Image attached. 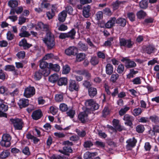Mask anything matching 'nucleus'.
I'll return each mask as SVG.
<instances>
[{
	"label": "nucleus",
	"mask_w": 159,
	"mask_h": 159,
	"mask_svg": "<svg viewBox=\"0 0 159 159\" xmlns=\"http://www.w3.org/2000/svg\"><path fill=\"white\" fill-rule=\"evenodd\" d=\"M151 121L156 123H159V118L156 116H153L150 117Z\"/></svg>",
	"instance_id": "nucleus-53"
},
{
	"label": "nucleus",
	"mask_w": 159,
	"mask_h": 159,
	"mask_svg": "<svg viewBox=\"0 0 159 159\" xmlns=\"http://www.w3.org/2000/svg\"><path fill=\"white\" fill-rule=\"evenodd\" d=\"M94 145L97 147L104 148L105 147V143L102 141H97L94 143Z\"/></svg>",
	"instance_id": "nucleus-44"
},
{
	"label": "nucleus",
	"mask_w": 159,
	"mask_h": 159,
	"mask_svg": "<svg viewBox=\"0 0 159 159\" xmlns=\"http://www.w3.org/2000/svg\"><path fill=\"white\" fill-rule=\"evenodd\" d=\"M23 9L22 7H18L17 8H16L15 9H11L10 13L11 14L12 13L13 14H15V12H16V13L18 14H20L22 11H23Z\"/></svg>",
	"instance_id": "nucleus-32"
},
{
	"label": "nucleus",
	"mask_w": 159,
	"mask_h": 159,
	"mask_svg": "<svg viewBox=\"0 0 159 159\" xmlns=\"http://www.w3.org/2000/svg\"><path fill=\"white\" fill-rule=\"evenodd\" d=\"M104 14L108 16H110L112 14V12L110 9L108 8H106L103 10Z\"/></svg>",
	"instance_id": "nucleus-63"
},
{
	"label": "nucleus",
	"mask_w": 159,
	"mask_h": 159,
	"mask_svg": "<svg viewBox=\"0 0 159 159\" xmlns=\"http://www.w3.org/2000/svg\"><path fill=\"white\" fill-rule=\"evenodd\" d=\"M18 104L20 108L27 106L29 104V101L28 99L22 98L19 100Z\"/></svg>",
	"instance_id": "nucleus-15"
},
{
	"label": "nucleus",
	"mask_w": 159,
	"mask_h": 159,
	"mask_svg": "<svg viewBox=\"0 0 159 159\" xmlns=\"http://www.w3.org/2000/svg\"><path fill=\"white\" fill-rule=\"evenodd\" d=\"M81 74L84 75L86 78L88 80H90L91 77V74L87 70H82L81 72Z\"/></svg>",
	"instance_id": "nucleus-33"
},
{
	"label": "nucleus",
	"mask_w": 159,
	"mask_h": 159,
	"mask_svg": "<svg viewBox=\"0 0 159 159\" xmlns=\"http://www.w3.org/2000/svg\"><path fill=\"white\" fill-rule=\"evenodd\" d=\"M119 77V75L115 73L114 74H112L110 77V80L113 83H115Z\"/></svg>",
	"instance_id": "nucleus-36"
},
{
	"label": "nucleus",
	"mask_w": 159,
	"mask_h": 159,
	"mask_svg": "<svg viewBox=\"0 0 159 159\" xmlns=\"http://www.w3.org/2000/svg\"><path fill=\"white\" fill-rule=\"evenodd\" d=\"M48 68L55 71H59L60 70V66L57 64H53L50 63L48 65Z\"/></svg>",
	"instance_id": "nucleus-27"
},
{
	"label": "nucleus",
	"mask_w": 159,
	"mask_h": 159,
	"mask_svg": "<svg viewBox=\"0 0 159 159\" xmlns=\"http://www.w3.org/2000/svg\"><path fill=\"white\" fill-rule=\"evenodd\" d=\"M93 145V144L90 141H87L84 142V146L85 148H90Z\"/></svg>",
	"instance_id": "nucleus-58"
},
{
	"label": "nucleus",
	"mask_w": 159,
	"mask_h": 159,
	"mask_svg": "<svg viewBox=\"0 0 159 159\" xmlns=\"http://www.w3.org/2000/svg\"><path fill=\"white\" fill-rule=\"evenodd\" d=\"M146 15V13L143 10H140L137 13V16L139 19L144 18Z\"/></svg>",
	"instance_id": "nucleus-41"
},
{
	"label": "nucleus",
	"mask_w": 159,
	"mask_h": 159,
	"mask_svg": "<svg viewBox=\"0 0 159 159\" xmlns=\"http://www.w3.org/2000/svg\"><path fill=\"white\" fill-rule=\"evenodd\" d=\"M70 70V66L68 65H66L63 67L62 73L63 74H66L69 73Z\"/></svg>",
	"instance_id": "nucleus-39"
},
{
	"label": "nucleus",
	"mask_w": 159,
	"mask_h": 159,
	"mask_svg": "<svg viewBox=\"0 0 159 159\" xmlns=\"http://www.w3.org/2000/svg\"><path fill=\"white\" fill-rule=\"evenodd\" d=\"M50 113L53 115L56 114L58 111V109L56 107H51L50 108Z\"/></svg>",
	"instance_id": "nucleus-61"
},
{
	"label": "nucleus",
	"mask_w": 159,
	"mask_h": 159,
	"mask_svg": "<svg viewBox=\"0 0 159 159\" xmlns=\"http://www.w3.org/2000/svg\"><path fill=\"white\" fill-rule=\"evenodd\" d=\"M80 87L79 84L75 80H70L69 82L68 89L71 91H74L78 92L79 90Z\"/></svg>",
	"instance_id": "nucleus-5"
},
{
	"label": "nucleus",
	"mask_w": 159,
	"mask_h": 159,
	"mask_svg": "<svg viewBox=\"0 0 159 159\" xmlns=\"http://www.w3.org/2000/svg\"><path fill=\"white\" fill-rule=\"evenodd\" d=\"M67 83V78H61L59 79L57 81V84L59 86H62L63 85H66Z\"/></svg>",
	"instance_id": "nucleus-29"
},
{
	"label": "nucleus",
	"mask_w": 159,
	"mask_h": 159,
	"mask_svg": "<svg viewBox=\"0 0 159 159\" xmlns=\"http://www.w3.org/2000/svg\"><path fill=\"white\" fill-rule=\"evenodd\" d=\"M15 67L14 66L12 65H7L5 66V70L8 71H12L15 70Z\"/></svg>",
	"instance_id": "nucleus-60"
},
{
	"label": "nucleus",
	"mask_w": 159,
	"mask_h": 159,
	"mask_svg": "<svg viewBox=\"0 0 159 159\" xmlns=\"http://www.w3.org/2000/svg\"><path fill=\"white\" fill-rule=\"evenodd\" d=\"M137 142V140L134 138L130 139L126 141L127 144L126 145V148L128 150H130L134 147Z\"/></svg>",
	"instance_id": "nucleus-11"
},
{
	"label": "nucleus",
	"mask_w": 159,
	"mask_h": 159,
	"mask_svg": "<svg viewBox=\"0 0 159 159\" xmlns=\"http://www.w3.org/2000/svg\"><path fill=\"white\" fill-rule=\"evenodd\" d=\"M136 131L139 133H142L144 130V128L142 125H139L136 128Z\"/></svg>",
	"instance_id": "nucleus-48"
},
{
	"label": "nucleus",
	"mask_w": 159,
	"mask_h": 159,
	"mask_svg": "<svg viewBox=\"0 0 159 159\" xmlns=\"http://www.w3.org/2000/svg\"><path fill=\"white\" fill-rule=\"evenodd\" d=\"M55 100L58 102H61L63 100V95L62 94H57L55 97Z\"/></svg>",
	"instance_id": "nucleus-45"
},
{
	"label": "nucleus",
	"mask_w": 159,
	"mask_h": 159,
	"mask_svg": "<svg viewBox=\"0 0 159 159\" xmlns=\"http://www.w3.org/2000/svg\"><path fill=\"white\" fill-rule=\"evenodd\" d=\"M121 61L125 62V66L127 68H130L135 67L136 66V64L133 61L130 60L126 58H123Z\"/></svg>",
	"instance_id": "nucleus-9"
},
{
	"label": "nucleus",
	"mask_w": 159,
	"mask_h": 159,
	"mask_svg": "<svg viewBox=\"0 0 159 159\" xmlns=\"http://www.w3.org/2000/svg\"><path fill=\"white\" fill-rule=\"evenodd\" d=\"M78 48L80 51H86L88 49L87 46L81 42H80L78 43Z\"/></svg>",
	"instance_id": "nucleus-28"
},
{
	"label": "nucleus",
	"mask_w": 159,
	"mask_h": 159,
	"mask_svg": "<svg viewBox=\"0 0 159 159\" xmlns=\"http://www.w3.org/2000/svg\"><path fill=\"white\" fill-rule=\"evenodd\" d=\"M90 6L88 5L84 7L83 10V15L85 17L87 18L90 16Z\"/></svg>",
	"instance_id": "nucleus-17"
},
{
	"label": "nucleus",
	"mask_w": 159,
	"mask_h": 159,
	"mask_svg": "<svg viewBox=\"0 0 159 159\" xmlns=\"http://www.w3.org/2000/svg\"><path fill=\"white\" fill-rule=\"evenodd\" d=\"M143 49L145 52L149 54L154 52L156 50L155 48L152 45H149L147 46L144 47Z\"/></svg>",
	"instance_id": "nucleus-18"
},
{
	"label": "nucleus",
	"mask_w": 159,
	"mask_h": 159,
	"mask_svg": "<svg viewBox=\"0 0 159 159\" xmlns=\"http://www.w3.org/2000/svg\"><path fill=\"white\" fill-rule=\"evenodd\" d=\"M48 48L51 49L55 46L54 35L51 32L47 33L46 37L43 39Z\"/></svg>",
	"instance_id": "nucleus-1"
},
{
	"label": "nucleus",
	"mask_w": 159,
	"mask_h": 159,
	"mask_svg": "<svg viewBox=\"0 0 159 159\" xmlns=\"http://www.w3.org/2000/svg\"><path fill=\"white\" fill-rule=\"evenodd\" d=\"M43 74L39 71L36 72L34 74V79L36 80H39L41 78Z\"/></svg>",
	"instance_id": "nucleus-43"
},
{
	"label": "nucleus",
	"mask_w": 159,
	"mask_h": 159,
	"mask_svg": "<svg viewBox=\"0 0 159 159\" xmlns=\"http://www.w3.org/2000/svg\"><path fill=\"white\" fill-rule=\"evenodd\" d=\"M35 26V28L36 30H42L47 33L51 32V27L48 24H44L42 22H39Z\"/></svg>",
	"instance_id": "nucleus-4"
},
{
	"label": "nucleus",
	"mask_w": 159,
	"mask_h": 159,
	"mask_svg": "<svg viewBox=\"0 0 159 159\" xmlns=\"http://www.w3.org/2000/svg\"><path fill=\"white\" fill-rule=\"evenodd\" d=\"M123 120L125 121V124L128 126H131L132 125V122L134 121L133 117L129 116V115H125L123 118Z\"/></svg>",
	"instance_id": "nucleus-12"
},
{
	"label": "nucleus",
	"mask_w": 159,
	"mask_h": 159,
	"mask_svg": "<svg viewBox=\"0 0 159 159\" xmlns=\"http://www.w3.org/2000/svg\"><path fill=\"white\" fill-rule=\"evenodd\" d=\"M88 94L91 98H93L97 94V89L93 87H91L88 89Z\"/></svg>",
	"instance_id": "nucleus-20"
},
{
	"label": "nucleus",
	"mask_w": 159,
	"mask_h": 159,
	"mask_svg": "<svg viewBox=\"0 0 159 159\" xmlns=\"http://www.w3.org/2000/svg\"><path fill=\"white\" fill-rule=\"evenodd\" d=\"M77 48L74 46L69 47L65 50L66 54L68 56L74 55L76 53Z\"/></svg>",
	"instance_id": "nucleus-13"
},
{
	"label": "nucleus",
	"mask_w": 159,
	"mask_h": 159,
	"mask_svg": "<svg viewBox=\"0 0 159 159\" xmlns=\"http://www.w3.org/2000/svg\"><path fill=\"white\" fill-rule=\"evenodd\" d=\"M42 116V111L40 110H38L34 111L32 114V117L33 119L35 120L39 119Z\"/></svg>",
	"instance_id": "nucleus-14"
},
{
	"label": "nucleus",
	"mask_w": 159,
	"mask_h": 159,
	"mask_svg": "<svg viewBox=\"0 0 159 159\" xmlns=\"http://www.w3.org/2000/svg\"><path fill=\"white\" fill-rule=\"evenodd\" d=\"M96 19L98 20H99L103 18V12L101 11H99L96 13Z\"/></svg>",
	"instance_id": "nucleus-56"
},
{
	"label": "nucleus",
	"mask_w": 159,
	"mask_h": 159,
	"mask_svg": "<svg viewBox=\"0 0 159 159\" xmlns=\"http://www.w3.org/2000/svg\"><path fill=\"white\" fill-rule=\"evenodd\" d=\"M43 60L42 59V60L39 61V66L41 69H43L42 72L44 76H47L50 74L49 69L47 68L48 66V63Z\"/></svg>",
	"instance_id": "nucleus-7"
},
{
	"label": "nucleus",
	"mask_w": 159,
	"mask_h": 159,
	"mask_svg": "<svg viewBox=\"0 0 159 159\" xmlns=\"http://www.w3.org/2000/svg\"><path fill=\"white\" fill-rule=\"evenodd\" d=\"M54 56L53 54L52 53H48L46 54L44 57L43 58L42 60H45L54 58Z\"/></svg>",
	"instance_id": "nucleus-52"
},
{
	"label": "nucleus",
	"mask_w": 159,
	"mask_h": 159,
	"mask_svg": "<svg viewBox=\"0 0 159 159\" xmlns=\"http://www.w3.org/2000/svg\"><path fill=\"white\" fill-rule=\"evenodd\" d=\"M124 70V65L122 64H120L117 68V71L120 74H122Z\"/></svg>",
	"instance_id": "nucleus-46"
},
{
	"label": "nucleus",
	"mask_w": 159,
	"mask_h": 159,
	"mask_svg": "<svg viewBox=\"0 0 159 159\" xmlns=\"http://www.w3.org/2000/svg\"><path fill=\"white\" fill-rule=\"evenodd\" d=\"M35 94V89L34 87L29 86L25 90L24 95L27 98L33 96Z\"/></svg>",
	"instance_id": "nucleus-8"
},
{
	"label": "nucleus",
	"mask_w": 159,
	"mask_h": 159,
	"mask_svg": "<svg viewBox=\"0 0 159 159\" xmlns=\"http://www.w3.org/2000/svg\"><path fill=\"white\" fill-rule=\"evenodd\" d=\"M14 35L10 31H8L7 34V39L8 40H12L14 39Z\"/></svg>",
	"instance_id": "nucleus-62"
},
{
	"label": "nucleus",
	"mask_w": 159,
	"mask_h": 159,
	"mask_svg": "<svg viewBox=\"0 0 159 159\" xmlns=\"http://www.w3.org/2000/svg\"><path fill=\"white\" fill-rule=\"evenodd\" d=\"M65 11L67 12L68 14L70 15H73V8L70 6H67L65 7Z\"/></svg>",
	"instance_id": "nucleus-47"
},
{
	"label": "nucleus",
	"mask_w": 159,
	"mask_h": 159,
	"mask_svg": "<svg viewBox=\"0 0 159 159\" xmlns=\"http://www.w3.org/2000/svg\"><path fill=\"white\" fill-rule=\"evenodd\" d=\"M141 109L140 108H136L133 111V114L134 116H137L140 114L142 112Z\"/></svg>",
	"instance_id": "nucleus-49"
},
{
	"label": "nucleus",
	"mask_w": 159,
	"mask_h": 159,
	"mask_svg": "<svg viewBox=\"0 0 159 159\" xmlns=\"http://www.w3.org/2000/svg\"><path fill=\"white\" fill-rule=\"evenodd\" d=\"M88 111L89 110L86 109L85 111L81 112L79 115V119L82 123H85L87 120Z\"/></svg>",
	"instance_id": "nucleus-10"
},
{
	"label": "nucleus",
	"mask_w": 159,
	"mask_h": 159,
	"mask_svg": "<svg viewBox=\"0 0 159 159\" xmlns=\"http://www.w3.org/2000/svg\"><path fill=\"white\" fill-rule=\"evenodd\" d=\"M129 109V107L127 106H125L124 108L121 109L119 111L120 115V116L123 115Z\"/></svg>",
	"instance_id": "nucleus-37"
},
{
	"label": "nucleus",
	"mask_w": 159,
	"mask_h": 159,
	"mask_svg": "<svg viewBox=\"0 0 159 159\" xmlns=\"http://www.w3.org/2000/svg\"><path fill=\"white\" fill-rule=\"evenodd\" d=\"M67 33L68 38H70L72 39L75 38L76 31L74 29H72L70 31Z\"/></svg>",
	"instance_id": "nucleus-35"
},
{
	"label": "nucleus",
	"mask_w": 159,
	"mask_h": 159,
	"mask_svg": "<svg viewBox=\"0 0 159 159\" xmlns=\"http://www.w3.org/2000/svg\"><path fill=\"white\" fill-rule=\"evenodd\" d=\"M116 20L115 17H111L105 24V26L107 28H111L115 25Z\"/></svg>",
	"instance_id": "nucleus-16"
},
{
	"label": "nucleus",
	"mask_w": 159,
	"mask_h": 159,
	"mask_svg": "<svg viewBox=\"0 0 159 159\" xmlns=\"http://www.w3.org/2000/svg\"><path fill=\"white\" fill-rule=\"evenodd\" d=\"M97 154L96 152H86L84 153V159H93L92 157L96 156Z\"/></svg>",
	"instance_id": "nucleus-24"
},
{
	"label": "nucleus",
	"mask_w": 159,
	"mask_h": 159,
	"mask_svg": "<svg viewBox=\"0 0 159 159\" xmlns=\"http://www.w3.org/2000/svg\"><path fill=\"white\" fill-rule=\"evenodd\" d=\"M116 22L117 24L122 27H124L126 24V20L122 18H120L116 20Z\"/></svg>",
	"instance_id": "nucleus-25"
},
{
	"label": "nucleus",
	"mask_w": 159,
	"mask_h": 159,
	"mask_svg": "<svg viewBox=\"0 0 159 159\" xmlns=\"http://www.w3.org/2000/svg\"><path fill=\"white\" fill-rule=\"evenodd\" d=\"M85 57V54L80 53L76 55V60L78 61H81L83 60Z\"/></svg>",
	"instance_id": "nucleus-34"
},
{
	"label": "nucleus",
	"mask_w": 159,
	"mask_h": 159,
	"mask_svg": "<svg viewBox=\"0 0 159 159\" xmlns=\"http://www.w3.org/2000/svg\"><path fill=\"white\" fill-rule=\"evenodd\" d=\"M90 62L92 65H95L98 64L99 60L97 57H92Z\"/></svg>",
	"instance_id": "nucleus-42"
},
{
	"label": "nucleus",
	"mask_w": 159,
	"mask_h": 159,
	"mask_svg": "<svg viewBox=\"0 0 159 159\" xmlns=\"http://www.w3.org/2000/svg\"><path fill=\"white\" fill-rule=\"evenodd\" d=\"M125 2L120 1L118 0L116 1L115 2H113L112 3V6L113 10H115L118 8L119 6L121 4H124Z\"/></svg>",
	"instance_id": "nucleus-23"
},
{
	"label": "nucleus",
	"mask_w": 159,
	"mask_h": 159,
	"mask_svg": "<svg viewBox=\"0 0 159 159\" xmlns=\"http://www.w3.org/2000/svg\"><path fill=\"white\" fill-rule=\"evenodd\" d=\"M11 139V137L8 134H3L2 140L0 141L1 145L3 147H8L11 145L10 141Z\"/></svg>",
	"instance_id": "nucleus-2"
},
{
	"label": "nucleus",
	"mask_w": 159,
	"mask_h": 159,
	"mask_svg": "<svg viewBox=\"0 0 159 159\" xmlns=\"http://www.w3.org/2000/svg\"><path fill=\"white\" fill-rule=\"evenodd\" d=\"M113 71V68L112 65L108 63L106 66V73L108 75H111Z\"/></svg>",
	"instance_id": "nucleus-22"
},
{
	"label": "nucleus",
	"mask_w": 159,
	"mask_h": 159,
	"mask_svg": "<svg viewBox=\"0 0 159 159\" xmlns=\"http://www.w3.org/2000/svg\"><path fill=\"white\" fill-rule=\"evenodd\" d=\"M140 7L143 9H146L148 7V2L146 0H142L139 3Z\"/></svg>",
	"instance_id": "nucleus-38"
},
{
	"label": "nucleus",
	"mask_w": 159,
	"mask_h": 159,
	"mask_svg": "<svg viewBox=\"0 0 159 159\" xmlns=\"http://www.w3.org/2000/svg\"><path fill=\"white\" fill-rule=\"evenodd\" d=\"M58 76L56 74L52 75L49 78V80L52 83H55L58 80Z\"/></svg>",
	"instance_id": "nucleus-30"
},
{
	"label": "nucleus",
	"mask_w": 159,
	"mask_h": 159,
	"mask_svg": "<svg viewBox=\"0 0 159 159\" xmlns=\"http://www.w3.org/2000/svg\"><path fill=\"white\" fill-rule=\"evenodd\" d=\"M133 44L134 43L132 42L130 39H127L126 43L125 44V47L127 48H131L133 47Z\"/></svg>",
	"instance_id": "nucleus-50"
},
{
	"label": "nucleus",
	"mask_w": 159,
	"mask_h": 159,
	"mask_svg": "<svg viewBox=\"0 0 159 159\" xmlns=\"http://www.w3.org/2000/svg\"><path fill=\"white\" fill-rule=\"evenodd\" d=\"M85 104L86 107H89L92 111L98 109L99 107V105L95 103L93 99L86 100Z\"/></svg>",
	"instance_id": "nucleus-6"
},
{
	"label": "nucleus",
	"mask_w": 159,
	"mask_h": 159,
	"mask_svg": "<svg viewBox=\"0 0 159 159\" xmlns=\"http://www.w3.org/2000/svg\"><path fill=\"white\" fill-rule=\"evenodd\" d=\"M19 45L20 47H23L24 49H27L31 47L32 44L28 43L26 40L24 39L20 42Z\"/></svg>",
	"instance_id": "nucleus-19"
},
{
	"label": "nucleus",
	"mask_w": 159,
	"mask_h": 159,
	"mask_svg": "<svg viewBox=\"0 0 159 159\" xmlns=\"http://www.w3.org/2000/svg\"><path fill=\"white\" fill-rule=\"evenodd\" d=\"M18 5V2L16 0H10L8 2V5L10 7L13 9L17 7Z\"/></svg>",
	"instance_id": "nucleus-26"
},
{
	"label": "nucleus",
	"mask_w": 159,
	"mask_h": 159,
	"mask_svg": "<svg viewBox=\"0 0 159 159\" xmlns=\"http://www.w3.org/2000/svg\"><path fill=\"white\" fill-rule=\"evenodd\" d=\"M66 114L67 116H69L70 118H73L75 114V111L73 110H70L68 111L67 112Z\"/></svg>",
	"instance_id": "nucleus-57"
},
{
	"label": "nucleus",
	"mask_w": 159,
	"mask_h": 159,
	"mask_svg": "<svg viewBox=\"0 0 159 159\" xmlns=\"http://www.w3.org/2000/svg\"><path fill=\"white\" fill-rule=\"evenodd\" d=\"M67 16V13L65 11H63L60 13L58 15V20L62 22H64Z\"/></svg>",
	"instance_id": "nucleus-21"
},
{
	"label": "nucleus",
	"mask_w": 159,
	"mask_h": 159,
	"mask_svg": "<svg viewBox=\"0 0 159 159\" xmlns=\"http://www.w3.org/2000/svg\"><path fill=\"white\" fill-rule=\"evenodd\" d=\"M68 27L67 25L63 24L61 25L58 28V30L61 31H64L67 30Z\"/></svg>",
	"instance_id": "nucleus-64"
},
{
	"label": "nucleus",
	"mask_w": 159,
	"mask_h": 159,
	"mask_svg": "<svg viewBox=\"0 0 159 159\" xmlns=\"http://www.w3.org/2000/svg\"><path fill=\"white\" fill-rule=\"evenodd\" d=\"M10 154V153L8 151L5 150L3 151L0 153V156L2 159H4L7 157Z\"/></svg>",
	"instance_id": "nucleus-31"
},
{
	"label": "nucleus",
	"mask_w": 159,
	"mask_h": 159,
	"mask_svg": "<svg viewBox=\"0 0 159 159\" xmlns=\"http://www.w3.org/2000/svg\"><path fill=\"white\" fill-rule=\"evenodd\" d=\"M127 16L131 21H133L135 20V15L133 13L129 12L127 14Z\"/></svg>",
	"instance_id": "nucleus-59"
},
{
	"label": "nucleus",
	"mask_w": 159,
	"mask_h": 159,
	"mask_svg": "<svg viewBox=\"0 0 159 159\" xmlns=\"http://www.w3.org/2000/svg\"><path fill=\"white\" fill-rule=\"evenodd\" d=\"M10 120L11 124L13 125L15 129H22L23 125V122L22 120L18 118L11 119Z\"/></svg>",
	"instance_id": "nucleus-3"
},
{
	"label": "nucleus",
	"mask_w": 159,
	"mask_h": 159,
	"mask_svg": "<svg viewBox=\"0 0 159 159\" xmlns=\"http://www.w3.org/2000/svg\"><path fill=\"white\" fill-rule=\"evenodd\" d=\"M30 34L28 31L20 32L19 35L21 37H28L30 36Z\"/></svg>",
	"instance_id": "nucleus-55"
},
{
	"label": "nucleus",
	"mask_w": 159,
	"mask_h": 159,
	"mask_svg": "<svg viewBox=\"0 0 159 159\" xmlns=\"http://www.w3.org/2000/svg\"><path fill=\"white\" fill-rule=\"evenodd\" d=\"M127 39L124 38H120L119 39V45L120 47H125V44L126 43Z\"/></svg>",
	"instance_id": "nucleus-51"
},
{
	"label": "nucleus",
	"mask_w": 159,
	"mask_h": 159,
	"mask_svg": "<svg viewBox=\"0 0 159 159\" xmlns=\"http://www.w3.org/2000/svg\"><path fill=\"white\" fill-rule=\"evenodd\" d=\"M75 131L78 135V136L79 137H84L86 135V133L85 131L84 130L81 131L78 129H75Z\"/></svg>",
	"instance_id": "nucleus-40"
},
{
	"label": "nucleus",
	"mask_w": 159,
	"mask_h": 159,
	"mask_svg": "<svg viewBox=\"0 0 159 159\" xmlns=\"http://www.w3.org/2000/svg\"><path fill=\"white\" fill-rule=\"evenodd\" d=\"M59 107L60 110L62 111H66L68 109L67 105L63 103L60 104Z\"/></svg>",
	"instance_id": "nucleus-54"
}]
</instances>
